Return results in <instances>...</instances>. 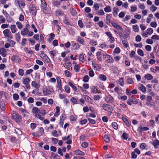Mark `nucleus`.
<instances>
[{"instance_id":"nucleus-3","label":"nucleus","mask_w":159,"mask_h":159,"mask_svg":"<svg viewBox=\"0 0 159 159\" xmlns=\"http://www.w3.org/2000/svg\"><path fill=\"white\" fill-rule=\"evenodd\" d=\"M103 109L109 114H111L112 113L113 109L111 106L108 105L107 104H103L102 105Z\"/></svg>"},{"instance_id":"nucleus-22","label":"nucleus","mask_w":159,"mask_h":159,"mask_svg":"<svg viewBox=\"0 0 159 159\" xmlns=\"http://www.w3.org/2000/svg\"><path fill=\"white\" fill-rule=\"evenodd\" d=\"M0 54L3 57H6V51L4 48H0Z\"/></svg>"},{"instance_id":"nucleus-18","label":"nucleus","mask_w":159,"mask_h":159,"mask_svg":"<svg viewBox=\"0 0 159 159\" xmlns=\"http://www.w3.org/2000/svg\"><path fill=\"white\" fill-rule=\"evenodd\" d=\"M122 118L123 121L126 124V125L129 126H130V124L127 119L126 118V116L125 115H123L122 116Z\"/></svg>"},{"instance_id":"nucleus-56","label":"nucleus","mask_w":159,"mask_h":159,"mask_svg":"<svg viewBox=\"0 0 159 159\" xmlns=\"http://www.w3.org/2000/svg\"><path fill=\"white\" fill-rule=\"evenodd\" d=\"M65 65L67 67H70L71 66V64L69 61H66L65 62Z\"/></svg>"},{"instance_id":"nucleus-31","label":"nucleus","mask_w":159,"mask_h":159,"mask_svg":"<svg viewBox=\"0 0 159 159\" xmlns=\"http://www.w3.org/2000/svg\"><path fill=\"white\" fill-rule=\"evenodd\" d=\"M152 144L155 148H156L157 146L159 145V141L158 140H155L152 143Z\"/></svg>"},{"instance_id":"nucleus-49","label":"nucleus","mask_w":159,"mask_h":159,"mask_svg":"<svg viewBox=\"0 0 159 159\" xmlns=\"http://www.w3.org/2000/svg\"><path fill=\"white\" fill-rule=\"evenodd\" d=\"M128 134L124 132L123 133L122 135L121 136V139L126 140L128 138Z\"/></svg>"},{"instance_id":"nucleus-61","label":"nucleus","mask_w":159,"mask_h":159,"mask_svg":"<svg viewBox=\"0 0 159 159\" xmlns=\"http://www.w3.org/2000/svg\"><path fill=\"white\" fill-rule=\"evenodd\" d=\"M134 45L136 48L139 47L140 48H141L143 46L142 43H139V44L135 43L134 44Z\"/></svg>"},{"instance_id":"nucleus-41","label":"nucleus","mask_w":159,"mask_h":159,"mask_svg":"<svg viewBox=\"0 0 159 159\" xmlns=\"http://www.w3.org/2000/svg\"><path fill=\"white\" fill-rule=\"evenodd\" d=\"M79 60L82 63H84V56L83 54H81L80 55Z\"/></svg>"},{"instance_id":"nucleus-39","label":"nucleus","mask_w":159,"mask_h":159,"mask_svg":"<svg viewBox=\"0 0 159 159\" xmlns=\"http://www.w3.org/2000/svg\"><path fill=\"white\" fill-rule=\"evenodd\" d=\"M16 24L19 29L20 30L22 28L23 26L20 22L18 21H17L16 23Z\"/></svg>"},{"instance_id":"nucleus-63","label":"nucleus","mask_w":159,"mask_h":159,"mask_svg":"<svg viewBox=\"0 0 159 159\" xmlns=\"http://www.w3.org/2000/svg\"><path fill=\"white\" fill-rule=\"evenodd\" d=\"M27 101L29 103H33L34 102V100L33 98L30 97L28 99Z\"/></svg>"},{"instance_id":"nucleus-23","label":"nucleus","mask_w":159,"mask_h":159,"mask_svg":"<svg viewBox=\"0 0 159 159\" xmlns=\"http://www.w3.org/2000/svg\"><path fill=\"white\" fill-rule=\"evenodd\" d=\"M99 80L103 81H105L107 80L106 76L103 74H100L98 76Z\"/></svg>"},{"instance_id":"nucleus-12","label":"nucleus","mask_w":159,"mask_h":159,"mask_svg":"<svg viewBox=\"0 0 159 159\" xmlns=\"http://www.w3.org/2000/svg\"><path fill=\"white\" fill-rule=\"evenodd\" d=\"M149 129V128L146 127H139L137 129V131L140 134H141L143 131H147Z\"/></svg>"},{"instance_id":"nucleus-57","label":"nucleus","mask_w":159,"mask_h":159,"mask_svg":"<svg viewBox=\"0 0 159 159\" xmlns=\"http://www.w3.org/2000/svg\"><path fill=\"white\" fill-rule=\"evenodd\" d=\"M40 56L42 58L44 59H45V58H48V56L45 54L43 53V52H42L41 53L40 55Z\"/></svg>"},{"instance_id":"nucleus-35","label":"nucleus","mask_w":159,"mask_h":159,"mask_svg":"<svg viewBox=\"0 0 159 159\" xmlns=\"http://www.w3.org/2000/svg\"><path fill=\"white\" fill-rule=\"evenodd\" d=\"M145 78L148 80H151L152 79L153 76L150 74H148L144 76Z\"/></svg>"},{"instance_id":"nucleus-51","label":"nucleus","mask_w":159,"mask_h":159,"mask_svg":"<svg viewBox=\"0 0 159 159\" xmlns=\"http://www.w3.org/2000/svg\"><path fill=\"white\" fill-rule=\"evenodd\" d=\"M157 8L154 5H152L150 7V10L152 12L155 11L157 9Z\"/></svg>"},{"instance_id":"nucleus-45","label":"nucleus","mask_w":159,"mask_h":159,"mask_svg":"<svg viewBox=\"0 0 159 159\" xmlns=\"http://www.w3.org/2000/svg\"><path fill=\"white\" fill-rule=\"evenodd\" d=\"M122 43L124 46L126 48L129 47V44L128 42L125 40H123L122 41Z\"/></svg>"},{"instance_id":"nucleus-2","label":"nucleus","mask_w":159,"mask_h":159,"mask_svg":"<svg viewBox=\"0 0 159 159\" xmlns=\"http://www.w3.org/2000/svg\"><path fill=\"white\" fill-rule=\"evenodd\" d=\"M12 116L13 119L17 122H20L22 120L21 116L16 111H13L12 113Z\"/></svg>"},{"instance_id":"nucleus-9","label":"nucleus","mask_w":159,"mask_h":159,"mask_svg":"<svg viewBox=\"0 0 159 159\" xmlns=\"http://www.w3.org/2000/svg\"><path fill=\"white\" fill-rule=\"evenodd\" d=\"M30 13H31L33 15L35 16L36 14L37 10L36 8L34 6L32 5L30 7Z\"/></svg>"},{"instance_id":"nucleus-11","label":"nucleus","mask_w":159,"mask_h":159,"mask_svg":"<svg viewBox=\"0 0 159 159\" xmlns=\"http://www.w3.org/2000/svg\"><path fill=\"white\" fill-rule=\"evenodd\" d=\"M30 81V79L29 78H27L25 79L23 82V84L25 85V86L27 89H29L30 85L29 84V82Z\"/></svg>"},{"instance_id":"nucleus-64","label":"nucleus","mask_w":159,"mask_h":159,"mask_svg":"<svg viewBox=\"0 0 159 159\" xmlns=\"http://www.w3.org/2000/svg\"><path fill=\"white\" fill-rule=\"evenodd\" d=\"M150 25L151 27L153 28H155L157 26V23L154 21L151 22L150 23Z\"/></svg>"},{"instance_id":"nucleus-33","label":"nucleus","mask_w":159,"mask_h":159,"mask_svg":"<svg viewBox=\"0 0 159 159\" xmlns=\"http://www.w3.org/2000/svg\"><path fill=\"white\" fill-rule=\"evenodd\" d=\"M68 84L73 89L74 91H77V88L71 82H69Z\"/></svg>"},{"instance_id":"nucleus-55","label":"nucleus","mask_w":159,"mask_h":159,"mask_svg":"<svg viewBox=\"0 0 159 159\" xmlns=\"http://www.w3.org/2000/svg\"><path fill=\"white\" fill-rule=\"evenodd\" d=\"M137 53L139 55L142 57H143L144 55L143 51L141 49H138L137 51Z\"/></svg>"},{"instance_id":"nucleus-42","label":"nucleus","mask_w":159,"mask_h":159,"mask_svg":"<svg viewBox=\"0 0 159 159\" xmlns=\"http://www.w3.org/2000/svg\"><path fill=\"white\" fill-rule=\"evenodd\" d=\"M146 32L148 35H151L153 33V30L152 28H150L147 29Z\"/></svg>"},{"instance_id":"nucleus-54","label":"nucleus","mask_w":159,"mask_h":159,"mask_svg":"<svg viewBox=\"0 0 159 159\" xmlns=\"http://www.w3.org/2000/svg\"><path fill=\"white\" fill-rule=\"evenodd\" d=\"M99 47L103 49H106L107 48V47L105 43L101 44L100 45Z\"/></svg>"},{"instance_id":"nucleus-6","label":"nucleus","mask_w":159,"mask_h":159,"mask_svg":"<svg viewBox=\"0 0 159 159\" xmlns=\"http://www.w3.org/2000/svg\"><path fill=\"white\" fill-rule=\"evenodd\" d=\"M105 34L109 39L108 42L110 43H114L115 40L114 37L112 36L111 33L110 32H106Z\"/></svg>"},{"instance_id":"nucleus-25","label":"nucleus","mask_w":159,"mask_h":159,"mask_svg":"<svg viewBox=\"0 0 159 159\" xmlns=\"http://www.w3.org/2000/svg\"><path fill=\"white\" fill-rule=\"evenodd\" d=\"M24 0H16L15 2L17 3V4L19 6L20 4L22 6H24L25 5V3L24 2Z\"/></svg>"},{"instance_id":"nucleus-46","label":"nucleus","mask_w":159,"mask_h":159,"mask_svg":"<svg viewBox=\"0 0 159 159\" xmlns=\"http://www.w3.org/2000/svg\"><path fill=\"white\" fill-rule=\"evenodd\" d=\"M80 66L78 64L75 65L74 67V69L76 72H78L80 70Z\"/></svg>"},{"instance_id":"nucleus-15","label":"nucleus","mask_w":159,"mask_h":159,"mask_svg":"<svg viewBox=\"0 0 159 159\" xmlns=\"http://www.w3.org/2000/svg\"><path fill=\"white\" fill-rule=\"evenodd\" d=\"M84 99L85 101L89 103H92L93 102L92 99L90 98L89 96L86 95L83 96Z\"/></svg>"},{"instance_id":"nucleus-40","label":"nucleus","mask_w":159,"mask_h":159,"mask_svg":"<svg viewBox=\"0 0 159 159\" xmlns=\"http://www.w3.org/2000/svg\"><path fill=\"white\" fill-rule=\"evenodd\" d=\"M91 91L94 93H97L98 92V89L97 88L94 86H92L91 87Z\"/></svg>"},{"instance_id":"nucleus-26","label":"nucleus","mask_w":159,"mask_h":159,"mask_svg":"<svg viewBox=\"0 0 159 159\" xmlns=\"http://www.w3.org/2000/svg\"><path fill=\"white\" fill-rule=\"evenodd\" d=\"M138 88L143 93H145L146 91V88L142 84H140Z\"/></svg>"},{"instance_id":"nucleus-7","label":"nucleus","mask_w":159,"mask_h":159,"mask_svg":"<svg viewBox=\"0 0 159 159\" xmlns=\"http://www.w3.org/2000/svg\"><path fill=\"white\" fill-rule=\"evenodd\" d=\"M56 80L57 84L56 87L58 90H61L62 89V85L60 78L59 77L57 76L56 77Z\"/></svg>"},{"instance_id":"nucleus-28","label":"nucleus","mask_w":159,"mask_h":159,"mask_svg":"<svg viewBox=\"0 0 159 159\" xmlns=\"http://www.w3.org/2000/svg\"><path fill=\"white\" fill-rule=\"evenodd\" d=\"M132 29L135 32H138L139 31V26L137 25H133L132 26Z\"/></svg>"},{"instance_id":"nucleus-52","label":"nucleus","mask_w":159,"mask_h":159,"mask_svg":"<svg viewBox=\"0 0 159 159\" xmlns=\"http://www.w3.org/2000/svg\"><path fill=\"white\" fill-rule=\"evenodd\" d=\"M64 89L66 92L67 93H69L70 92V88L67 85L64 87Z\"/></svg>"},{"instance_id":"nucleus-16","label":"nucleus","mask_w":159,"mask_h":159,"mask_svg":"<svg viewBox=\"0 0 159 159\" xmlns=\"http://www.w3.org/2000/svg\"><path fill=\"white\" fill-rule=\"evenodd\" d=\"M10 29L12 33H15L17 31V28L15 25H11Z\"/></svg>"},{"instance_id":"nucleus-30","label":"nucleus","mask_w":159,"mask_h":159,"mask_svg":"<svg viewBox=\"0 0 159 159\" xmlns=\"http://www.w3.org/2000/svg\"><path fill=\"white\" fill-rule=\"evenodd\" d=\"M110 138V136L107 134H106L104 136V141L107 143L109 142Z\"/></svg>"},{"instance_id":"nucleus-62","label":"nucleus","mask_w":159,"mask_h":159,"mask_svg":"<svg viewBox=\"0 0 159 159\" xmlns=\"http://www.w3.org/2000/svg\"><path fill=\"white\" fill-rule=\"evenodd\" d=\"M65 74L66 76L68 77H70L71 76L70 72L67 70H65Z\"/></svg>"},{"instance_id":"nucleus-1","label":"nucleus","mask_w":159,"mask_h":159,"mask_svg":"<svg viewBox=\"0 0 159 159\" xmlns=\"http://www.w3.org/2000/svg\"><path fill=\"white\" fill-rule=\"evenodd\" d=\"M32 112L34 114V116L35 118H39L42 120L44 119V118L40 115L39 110L37 107H34L32 109Z\"/></svg>"},{"instance_id":"nucleus-19","label":"nucleus","mask_w":159,"mask_h":159,"mask_svg":"<svg viewBox=\"0 0 159 159\" xmlns=\"http://www.w3.org/2000/svg\"><path fill=\"white\" fill-rule=\"evenodd\" d=\"M29 32V30L27 28H25L21 32V34L22 35H27Z\"/></svg>"},{"instance_id":"nucleus-14","label":"nucleus","mask_w":159,"mask_h":159,"mask_svg":"<svg viewBox=\"0 0 159 159\" xmlns=\"http://www.w3.org/2000/svg\"><path fill=\"white\" fill-rule=\"evenodd\" d=\"M92 66L95 70L99 71L100 70L99 66L96 64L94 61H92Z\"/></svg>"},{"instance_id":"nucleus-59","label":"nucleus","mask_w":159,"mask_h":159,"mask_svg":"<svg viewBox=\"0 0 159 159\" xmlns=\"http://www.w3.org/2000/svg\"><path fill=\"white\" fill-rule=\"evenodd\" d=\"M6 19L3 16H0V21L2 23H4L5 22Z\"/></svg>"},{"instance_id":"nucleus-50","label":"nucleus","mask_w":159,"mask_h":159,"mask_svg":"<svg viewBox=\"0 0 159 159\" xmlns=\"http://www.w3.org/2000/svg\"><path fill=\"white\" fill-rule=\"evenodd\" d=\"M131 99V102L134 104H137L138 102L137 100L135 98H130Z\"/></svg>"},{"instance_id":"nucleus-43","label":"nucleus","mask_w":159,"mask_h":159,"mask_svg":"<svg viewBox=\"0 0 159 159\" xmlns=\"http://www.w3.org/2000/svg\"><path fill=\"white\" fill-rule=\"evenodd\" d=\"M70 120L71 121H75L76 120L77 117L75 115H71L70 117Z\"/></svg>"},{"instance_id":"nucleus-27","label":"nucleus","mask_w":159,"mask_h":159,"mask_svg":"<svg viewBox=\"0 0 159 159\" xmlns=\"http://www.w3.org/2000/svg\"><path fill=\"white\" fill-rule=\"evenodd\" d=\"M55 109L56 110V111L54 114V116L57 117L59 114L60 111V107H56Z\"/></svg>"},{"instance_id":"nucleus-21","label":"nucleus","mask_w":159,"mask_h":159,"mask_svg":"<svg viewBox=\"0 0 159 159\" xmlns=\"http://www.w3.org/2000/svg\"><path fill=\"white\" fill-rule=\"evenodd\" d=\"M77 41L79 42L81 44L84 45V39L82 38L80 36H78L77 37Z\"/></svg>"},{"instance_id":"nucleus-24","label":"nucleus","mask_w":159,"mask_h":159,"mask_svg":"<svg viewBox=\"0 0 159 159\" xmlns=\"http://www.w3.org/2000/svg\"><path fill=\"white\" fill-rule=\"evenodd\" d=\"M119 11V9L118 8L114 7L113 9V15L114 17H116L117 16L118 12Z\"/></svg>"},{"instance_id":"nucleus-32","label":"nucleus","mask_w":159,"mask_h":159,"mask_svg":"<svg viewBox=\"0 0 159 159\" xmlns=\"http://www.w3.org/2000/svg\"><path fill=\"white\" fill-rule=\"evenodd\" d=\"M15 38L17 42H19L20 40V36L19 32H18L15 34Z\"/></svg>"},{"instance_id":"nucleus-17","label":"nucleus","mask_w":159,"mask_h":159,"mask_svg":"<svg viewBox=\"0 0 159 159\" xmlns=\"http://www.w3.org/2000/svg\"><path fill=\"white\" fill-rule=\"evenodd\" d=\"M74 154L76 155L83 156L85 155V153L84 152L79 149L76 150L74 151Z\"/></svg>"},{"instance_id":"nucleus-5","label":"nucleus","mask_w":159,"mask_h":159,"mask_svg":"<svg viewBox=\"0 0 159 159\" xmlns=\"http://www.w3.org/2000/svg\"><path fill=\"white\" fill-rule=\"evenodd\" d=\"M3 33L5 37L9 39H12L11 32L9 29H6L3 31Z\"/></svg>"},{"instance_id":"nucleus-8","label":"nucleus","mask_w":159,"mask_h":159,"mask_svg":"<svg viewBox=\"0 0 159 159\" xmlns=\"http://www.w3.org/2000/svg\"><path fill=\"white\" fill-rule=\"evenodd\" d=\"M152 98L151 96H148L147 98L146 103L148 107H151L153 106V104L152 102Z\"/></svg>"},{"instance_id":"nucleus-4","label":"nucleus","mask_w":159,"mask_h":159,"mask_svg":"<svg viewBox=\"0 0 159 159\" xmlns=\"http://www.w3.org/2000/svg\"><path fill=\"white\" fill-rule=\"evenodd\" d=\"M104 58L107 62L109 63H112L114 61L113 58L110 55L105 54H103Z\"/></svg>"},{"instance_id":"nucleus-47","label":"nucleus","mask_w":159,"mask_h":159,"mask_svg":"<svg viewBox=\"0 0 159 159\" xmlns=\"http://www.w3.org/2000/svg\"><path fill=\"white\" fill-rule=\"evenodd\" d=\"M41 1V7H43V8L44 9H45V10L46 9L47 6V4H46V2L44 1Z\"/></svg>"},{"instance_id":"nucleus-13","label":"nucleus","mask_w":159,"mask_h":159,"mask_svg":"<svg viewBox=\"0 0 159 159\" xmlns=\"http://www.w3.org/2000/svg\"><path fill=\"white\" fill-rule=\"evenodd\" d=\"M43 93L46 96L49 95L51 94V91L47 88H44L43 89Z\"/></svg>"},{"instance_id":"nucleus-53","label":"nucleus","mask_w":159,"mask_h":159,"mask_svg":"<svg viewBox=\"0 0 159 159\" xmlns=\"http://www.w3.org/2000/svg\"><path fill=\"white\" fill-rule=\"evenodd\" d=\"M97 14L98 15L102 16L105 14V12L103 9H101L97 12Z\"/></svg>"},{"instance_id":"nucleus-38","label":"nucleus","mask_w":159,"mask_h":159,"mask_svg":"<svg viewBox=\"0 0 159 159\" xmlns=\"http://www.w3.org/2000/svg\"><path fill=\"white\" fill-rule=\"evenodd\" d=\"M71 102L74 104H77L78 103V100L74 97H72L70 100Z\"/></svg>"},{"instance_id":"nucleus-36","label":"nucleus","mask_w":159,"mask_h":159,"mask_svg":"<svg viewBox=\"0 0 159 159\" xmlns=\"http://www.w3.org/2000/svg\"><path fill=\"white\" fill-rule=\"evenodd\" d=\"M111 15L110 14H107L106 16V22L107 24L110 23Z\"/></svg>"},{"instance_id":"nucleus-37","label":"nucleus","mask_w":159,"mask_h":159,"mask_svg":"<svg viewBox=\"0 0 159 159\" xmlns=\"http://www.w3.org/2000/svg\"><path fill=\"white\" fill-rule=\"evenodd\" d=\"M70 11L71 14L72 16H75L77 14V12L74 9L73 7H71L70 8Z\"/></svg>"},{"instance_id":"nucleus-20","label":"nucleus","mask_w":159,"mask_h":159,"mask_svg":"<svg viewBox=\"0 0 159 159\" xmlns=\"http://www.w3.org/2000/svg\"><path fill=\"white\" fill-rule=\"evenodd\" d=\"M96 56L97 57L98 60L100 61H102V55L100 52H98L96 53Z\"/></svg>"},{"instance_id":"nucleus-34","label":"nucleus","mask_w":159,"mask_h":159,"mask_svg":"<svg viewBox=\"0 0 159 159\" xmlns=\"http://www.w3.org/2000/svg\"><path fill=\"white\" fill-rule=\"evenodd\" d=\"M104 10L106 12H110L111 11V9L110 6H107L104 8Z\"/></svg>"},{"instance_id":"nucleus-44","label":"nucleus","mask_w":159,"mask_h":159,"mask_svg":"<svg viewBox=\"0 0 159 159\" xmlns=\"http://www.w3.org/2000/svg\"><path fill=\"white\" fill-rule=\"evenodd\" d=\"M118 83L121 86H123L124 85V80L122 78H120L118 81Z\"/></svg>"},{"instance_id":"nucleus-10","label":"nucleus","mask_w":159,"mask_h":159,"mask_svg":"<svg viewBox=\"0 0 159 159\" xmlns=\"http://www.w3.org/2000/svg\"><path fill=\"white\" fill-rule=\"evenodd\" d=\"M11 60L12 61L16 62H19L20 61V57L17 55H14L11 58Z\"/></svg>"},{"instance_id":"nucleus-29","label":"nucleus","mask_w":159,"mask_h":159,"mask_svg":"<svg viewBox=\"0 0 159 159\" xmlns=\"http://www.w3.org/2000/svg\"><path fill=\"white\" fill-rule=\"evenodd\" d=\"M31 85L32 86L34 87L36 89H38L39 88V87L40 85L38 83H36L35 81H33L31 83Z\"/></svg>"},{"instance_id":"nucleus-60","label":"nucleus","mask_w":159,"mask_h":159,"mask_svg":"<svg viewBox=\"0 0 159 159\" xmlns=\"http://www.w3.org/2000/svg\"><path fill=\"white\" fill-rule=\"evenodd\" d=\"M147 147V146L144 143H142L140 146V148L142 150L144 149Z\"/></svg>"},{"instance_id":"nucleus-48","label":"nucleus","mask_w":159,"mask_h":159,"mask_svg":"<svg viewBox=\"0 0 159 159\" xmlns=\"http://www.w3.org/2000/svg\"><path fill=\"white\" fill-rule=\"evenodd\" d=\"M113 99V98L112 97H106L105 98V100L107 103H108L112 101Z\"/></svg>"},{"instance_id":"nucleus-58","label":"nucleus","mask_w":159,"mask_h":159,"mask_svg":"<svg viewBox=\"0 0 159 159\" xmlns=\"http://www.w3.org/2000/svg\"><path fill=\"white\" fill-rule=\"evenodd\" d=\"M89 79V77L88 75L85 76L83 79V81L85 82H88Z\"/></svg>"}]
</instances>
